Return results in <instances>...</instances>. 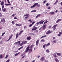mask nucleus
Masks as SVG:
<instances>
[{"instance_id":"28","label":"nucleus","mask_w":62,"mask_h":62,"mask_svg":"<svg viewBox=\"0 0 62 62\" xmlns=\"http://www.w3.org/2000/svg\"><path fill=\"white\" fill-rule=\"evenodd\" d=\"M19 54H20V52L18 53H16L15 54V56H17V55H18Z\"/></svg>"},{"instance_id":"21","label":"nucleus","mask_w":62,"mask_h":62,"mask_svg":"<svg viewBox=\"0 0 62 62\" xmlns=\"http://www.w3.org/2000/svg\"><path fill=\"white\" fill-rule=\"evenodd\" d=\"M50 14H52V15H54V14L55 13L54 12H50L49 13Z\"/></svg>"},{"instance_id":"38","label":"nucleus","mask_w":62,"mask_h":62,"mask_svg":"<svg viewBox=\"0 0 62 62\" xmlns=\"http://www.w3.org/2000/svg\"><path fill=\"white\" fill-rule=\"evenodd\" d=\"M8 55H7L5 57V59H7V58H8Z\"/></svg>"},{"instance_id":"5","label":"nucleus","mask_w":62,"mask_h":62,"mask_svg":"<svg viewBox=\"0 0 62 62\" xmlns=\"http://www.w3.org/2000/svg\"><path fill=\"white\" fill-rule=\"evenodd\" d=\"M47 27V25L46 24L44 25H43L42 27V28L44 30L46 28V27Z\"/></svg>"},{"instance_id":"27","label":"nucleus","mask_w":62,"mask_h":62,"mask_svg":"<svg viewBox=\"0 0 62 62\" xmlns=\"http://www.w3.org/2000/svg\"><path fill=\"white\" fill-rule=\"evenodd\" d=\"M16 26H21V24L19 25L18 24H16Z\"/></svg>"},{"instance_id":"51","label":"nucleus","mask_w":62,"mask_h":62,"mask_svg":"<svg viewBox=\"0 0 62 62\" xmlns=\"http://www.w3.org/2000/svg\"><path fill=\"white\" fill-rule=\"evenodd\" d=\"M49 5V4L48 3H47L46 4V6H48Z\"/></svg>"},{"instance_id":"37","label":"nucleus","mask_w":62,"mask_h":62,"mask_svg":"<svg viewBox=\"0 0 62 62\" xmlns=\"http://www.w3.org/2000/svg\"><path fill=\"white\" fill-rule=\"evenodd\" d=\"M5 33H6V32H5L3 33L2 34L1 36H4V35L5 34Z\"/></svg>"},{"instance_id":"34","label":"nucleus","mask_w":62,"mask_h":62,"mask_svg":"<svg viewBox=\"0 0 62 62\" xmlns=\"http://www.w3.org/2000/svg\"><path fill=\"white\" fill-rule=\"evenodd\" d=\"M47 37L46 35H45L43 36H42L41 38H44L45 37Z\"/></svg>"},{"instance_id":"43","label":"nucleus","mask_w":62,"mask_h":62,"mask_svg":"<svg viewBox=\"0 0 62 62\" xmlns=\"http://www.w3.org/2000/svg\"><path fill=\"white\" fill-rule=\"evenodd\" d=\"M32 25H33L31 24H30V25H29V27H31L32 26Z\"/></svg>"},{"instance_id":"42","label":"nucleus","mask_w":62,"mask_h":62,"mask_svg":"<svg viewBox=\"0 0 62 62\" xmlns=\"http://www.w3.org/2000/svg\"><path fill=\"white\" fill-rule=\"evenodd\" d=\"M35 29V30H36V29H37V28L34 26L33 27Z\"/></svg>"},{"instance_id":"56","label":"nucleus","mask_w":62,"mask_h":62,"mask_svg":"<svg viewBox=\"0 0 62 62\" xmlns=\"http://www.w3.org/2000/svg\"><path fill=\"white\" fill-rule=\"evenodd\" d=\"M12 23H13V24H14V21H12V22H11Z\"/></svg>"},{"instance_id":"48","label":"nucleus","mask_w":62,"mask_h":62,"mask_svg":"<svg viewBox=\"0 0 62 62\" xmlns=\"http://www.w3.org/2000/svg\"><path fill=\"white\" fill-rule=\"evenodd\" d=\"M23 31H20V33H23Z\"/></svg>"},{"instance_id":"4","label":"nucleus","mask_w":62,"mask_h":62,"mask_svg":"<svg viewBox=\"0 0 62 62\" xmlns=\"http://www.w3.org/2000/svg\"><path fill=\"white\" fill-rule=\"evenodd\" d=\"M50 31H51L50 30H49L48 31L46 32V34H51V33H52L53 32Z\"/></svg>"},{"instance_id":"16","label":"nucleus","mask_w":62,"mask_h":62,"mask_svg":"<svg viewBox=\"0 0 62 62\" xmlns=\"http://www.w3.org/2000/svg\"><path fill=\"white\" fill-rule=\"evenodd\" d=\"M29 52L31 53L32 51V48H31L30 49H29Z\"/></svg>"},{"instance_id":"32","label":"nucleus","mask_w":62,"mask_h":62,"mask_svg":"<svg viewBox=\"0 0 62 62\" xmlns=\"http://www.w3.org/2000/svg\"><path fill=\"white\" fill-rule=\"evenodd\" d=\"M45 46H46V44L43 45V48L44 49H45Z\"/></svg>"},{"instance_id":"54","label":"nucleus","mask_w":62,"mask_h":62,"mask_svg":"<svg viewBox=\"0 0 62 62\" xmlns=\"http://www.w3.org/2000/svg\"><path fill=\"white\" fill-rule=\"evenodd\" d=\"M23 46L21 47H20V49H22V48H23Z\"/></svg>"},{"instance_id":"10","label":"nucleus","mask_w":62,"mask_h":62,"mask_svg":"<svg viewBox=\"0 0 62 62\" xmlns=\"http://www.w3.org/2000/svg\"><path fill=\"white\" fill-rule=\"evenodd\" d=\"M57 25L56 24L55 25H54L52 27V28L54 29V30H55V27H56V26Z\"/></svg>"},{"instance_id":"59","label":"nucleus","mask_w":62,"mask_h":62,"mask_svg":"<svg viewBox=\"0 0 62 62\" xmlns=\"http://www.w3.org/2000/svg\"><path fill=\"white\" fill-rule=\"evenodd\" d=\"M5 5L6 6H8V4H6V3L5 4Z\"/></svg>"},{"instance_id":"14","label":"nucleus","mask_w":62,"mask_h":62,"mask_svg":"<svg viewBox=\"0 0 62 62\" xmlns=\"http://www.w3.org/2000/svg\"><path fill=\"white\" fill-rule=\"evenodd\" d=\"M23 44H26V43H27V41H22Z\"/></svg>"},{"instance_id":"25","label":"nucleus","mask_w":62,"mask_h":62,"mask_svg":"<svg viewBox=\"0 0 62 62\" xmlns=\"http://www.w3.org/2000/svg\"><path fill=\"white\" fill-rule=\"evenodd\" d=\"M50 45V43H48L46 45V47H47L48 46Z\"/></svg>"},{"instance_id":"62","label":"nucleus","mask_w":62,"mask_h":62,"mask_svg":"<svg viewBox=\"0 0 62 62\" xmlns=\"http://www.w3.org/2000/svg\"><path fill=\"white\" fill-rule=\"evenodd\" d=\"M2 41H1L0 42V44H2Z\"/></svg>"},{"instance_id":"41","label":"nucleus","mask_w":62,"mask_h":62,"mask_svg":"<svg viewBox=\"0 0 62 62\" xmlns=\"http://www.w3.org/2000/svg\"><path fill=\"white\" fill-rule=\"evenodd\" d=\"M0 17L2 18V14L1 13H0Z\"/></svg>"},{"instance_id":"24","label":"nucleus","mask_w":62,"mask_h":62,"mask_svg":"<svg viewBox=\"0 0 62 62\" xmlns=\"http://www.w3.org/2000/svg\"><path fill=\"white\" fill-rule=\"evenodd\" d=\"M41 42H45V40H44V39H42L41 40Z\"/></svg>"},{"instance_id":"55","label":"nucleus","mask_w":62,"mask_h":62,"mask_svg":"<svg viewBox=\"0 0 62 62\" xmlns=\"http://www.w3.org/2000/svg\"><path fill=\"white\" fill-rule=\"evenodd\" d=\"M32 30L33 31L36 30L34 28H33L32 29Z\"/></svg>"},{"instance_id":"18","label":"nucleus","mask_w":62,"mask_h":62,"mask_svg":"<svg viewBox=\"0 0 62 62\" xmlns=\"http://www.w3.org/2000/svg\"><path fill=\"white\" fill-rule=\"evenodd\" d=\"M3 58V55L2 54H0V59H2Z\"/></svg>"},{"instance_id":"63","label":"nucleus","mask_w":62,"mask_h":62,"mask_svg":"<svg viewBox=\"0 0 62 62\" xmlns=\"http://www.w3.org/2000/svg\"><path fill=\"white\" fill-rule=\"evenodd\" d=\"M24 55L22 57V58H24Z\"/></svg>"},{"instance_id":"40","label":"nucleus","mask_w":62,"mask_h":62,"mask_svg":"<svg viewBox=\"0 0 62 62\" xmlns=\"http://www.w3.org/2000/svg\"><path fill=\"white\" fill-rule=\"evenodd\" d=\"M9 61H10V60H9V59H8V60L6 61L5 62H9Z\"/></svg>"},{"instance_id":"52","label":"nucleus","mask_w":62,"mask_h":62,"mask_svg":"<svg viewBox=\"0 0 62 62\" xmlns=\"http://www.w3.org/2000/svg\"><path fill=\"white\" fill-rule=\"evenodd\" d=\"M50 8H51L50 7H48L47 9H50Z\"/></svg>"},{"instance_id":"30","label":"nucleus","mask_w":62,"mask_h":62,"mask_svg":"<svg viewBox=\"0 0 62 62\" xmlns=\"http://www.w3.org/2000/svg\"><path fill=\"white\" fill-rule=\"evenodd\" d=\"M53 55L55 57H56V54L54 53L53 54Z\"/></svg>"},{"instance_id":"35","label":"nucleus","mask_w":62,"mask_h":62,"mask_svg":"<svg viewBox=\"0 0 62 62\" xmlns=\"http://www.w3.org/2000/svg\"><path fill=\"white\" fill-rule=\"evenodd\" d=\"M34 33H39L38 30H36L34 31Z\"/></svg>"},{"instance_id":"29","label":"nucleus","mask_w":62,"mask_h":62,"mask_svg":"<svg viewBox=\"0 0 62 62\" xmlns=\"http://www.w3.org/2000/svg\"><path fill=\"white\" fill-rule=\"evenodd\" d=\"M46 51L47 53H49L50 51H49V49H47L46 50Z\"/></svg>"},{"instance_id":"15","label":"nucleus","mask_w":62,"mask_h":62,"mask_svg":"<svg viewBox=\"0 0 62 62\" xmlns=\"http://www.w3.org/2000/svg\"><path fill=\"white\" fill-rule=\"evenodd\" d=\"M3 12H6V8H4L2 9Z\"/></svg>"},{"instance_id":"61","label":"nucleus","mask_w":62,"mask_h":62,"mask_svg":"<svg viewBox=\"0 0 62 62\" xmlns=\"http://www.w3.org/2000/svg\"><path fill=\"white\" fill-rule=\"evenodd\" d=\"M55 39V38L54 37L53 38V39Z\"/></svg>"},{"instance_id":"50","label":"nucleus","mask_w":62,"mask_h":62,"mask_svg":"<svg viewBox=\"0 0 62 62\" xmlns=\"http://www.w3.org/2000/svg\"><path fill=\"white\" fill-rule=\"evenodd\" d=\"M39 22H37L36 23V24H37V25H39Z\"/></svg>"},{"instance_id":"13","label":"nucleus","mask_w":62,"mask_h":62,"mask_svg":"<svg viewBox=\"0 0 62 62\" xmlns=\"http://www.w3.org/2000/svg\"><path fill=\"white\" fill-rule=\"evenodd\" d=\"M13 35H11L10 37L8 39L7 41H9V40L11 38H12V37Z\"/></svg>"},{"instance_id":"49","label":"nucleus","mask_w":62,"mask_h":62,"mask_svg":"<svg viewBox=\"0 0 62 62\" xmlns=\"http://www.w3.org/2000/svg\"><path fill=\"white\" fill-rule=\"evenodd\" d=\"M17 19V18L16 17H14V19Z\"/></svg>"},{"instance_id":"47","label":"nucleus","mask_w":62,"mask_h":62,"mask_svg":"<svg viewBox=\"0 0 62 62\" xmlns=\"http://www.w3.org/2000/svg\"><path fill=\"white\" fill-rule=\"evenodd\" d=\"M15 15H16V14H13L12 15V17H14V16H15Z\"/></svg>"},{"instance_id":"58","label":"nucleus","mask_w":62,"mask_h":62,"mask_svg":"<svg viewBox=\"0 0 62 62\" xmlns=\"http://www.w3.org/2000/svg\"><path fill=\"white\" fill-rule=\"evenodd\" d=\"M34 23H35V22H32L31 24L33 25V24H34Z\"/></svg>"},{"instance_id":"31","label":"nucleus","mask_w":62,"mask_h":62,"mask_svg":"<svg viewBox=\"0 0 62 62\" xmlns=\"http://www.w3.org/2000/svg\"><path fill=\"white\" fill-rule=\"evenodd\" d=\"M33 46H34V45H31L30 47V49H32V48H33Z\"/></svg>"},{"instance_id":"64","label":"nucleus","mask_w":62,"mask_h":62,"mask_svg":"<svg viewBox=\"0 0 62 62\" xmlns=\"http://www.w3.org/2000/svg\"><path fill=\"white\" fill-rule=\"evenodd\" d=\"M58 11H57V10H56L55 11V12H56V13Z\"/></svg>"},{"instance_id":"23","label":"nucleus","mask_w":62,"mask_h":62,"mask_svg":"<svg viewBox=\"0 0 62 62\" xmlns=\"http://www.w3.org/2000/svg\"><path fill=\"white\" fill-rule=\"evenodd\" d=\"M40 16V14H39L37 16H36V18H38L39 16Z\"/></svg>"},{"instance_id":"11","label":"nucleus","mask_w":62,"mask_h":62,"mask_svg":"<svg viewBox=\"0 0 62 62\" xmlns=\"http://www.w3.org/2000/svg\"><path fill=\"white\" fill-rule=\"evenodd\" d=\"M4 22H5V20H4V18H3V19H2L1 20V22L3 23Z\"/></svg>"},{"instance_id":"3","label":"nucleus","mask_w":62,"mask_h":62,"mask_svg":"<svg viewBox=\"0 0 62 62\" xmlns=\"http://www.w3.org/2000/svg\"><path fill=\"white\" fill-rule=\"evenodd\" d=\"M29 46H30V45H29L26 48L25 51V53H27L28 51H29Z\"/></svg>"},{"instance_id":"1","label":"nucleus","mask_w":62,"mask_h":62,"mask_svg":"<svg viewBox=\"0 0 62 62\" xmlns=\"http://www.w3.org/2000/svg\"><path fill=\"white\" fill-rule=\"evenodd\" d=\"M36 6V7H40V5H39V4L38 3H36L34 4V5L31 6V8H34V7H35Z\"/></svg>"},{"instance_id":"60","label":"nucleus","mask_w":62,"mask_h":62,"mask_svg":"<svg viewBox=\"0 0 62 62\" xmlns=\"http://www.w3.org/2000/svg\"><path fill=\"white\" fill-rule=\"evenodd\" d=\"M45 22L46 23H48V21H47V20H46V22Z\"/></svg>"},{"instance_id":"53","label":"nucleus","mask_w":62,"mask_h":62,"mask_svg":"<svg viewBox=\"0 0 62 62\" xmlns=\"http://www.w3.org/2000/svg\"><path fill=\"white\" fill-rule=\"evenodd\" d=\"M27 27L26 26H25L24 27V29H25Z\"/></svg>"},{"instance_id":"9","label":"nucleus","mask_w":62,"mask_h":62,"mask_svg":"<svg viewBox=\"0 0 62 62\" xmlns=\"http://www.w3.org/2000/svg\"><path fill=\"white\" fill-rule=\"evenodd\" d=\"M20 42L21 41H19L15 43H14V44H18V45H20Z\"/></svg>"},{"instance_id":"19","label":"nucleus","mask_w":62,"mask_h":62,"mask_svg":"<svg viewBox=\"0 0 62 62\" xmlns=\"http://www.w3.org/2000/svg\"><path fill=\"white\" fill-rule=\"evenodd\" d=\"M56 53L57 54L58 56H61V54L60 53Z\"/></svg>"},{"instance_id":"2","label":"nucleus","mask_w":62,"mask_h":62,"mask_svg":"<svg viewBox=\"0 0 62 62\" xmlns=\"http://www.w3.org/2000/svg\"><path fill=\"white\" fill-rule=\"evenodd\" d=\"M30 16L28 14H27L24 15V16L25 17L24 18V19L26 20L27 19H28V17H29Z\"/></svg>"},{"instance_id":"57","label":"nucleus","mask_w":62,"mask_h":62,"mask_svg":"<svg viewBox=\"0 0 62 62\" xmlns=\"http://www.w3.org/2000/svg\"><path fill=\"white\" fill-rule=\"evenodd\" d=\"M57 2L56 1L54 3V5H55V4H57Z\"/></svg>"},{"instance_id":"22","label":"nucleus","mask_w":62,"mask_h":62,"mask_svg":"<svg viewBox=\"0 0 62 62\" xmlns=\"http://www.w3.org/2000/svg\"><path fill=\"white\" fill-rule=\"evenodd\" d=\"M4 3H5L3 1H2L0 3V5H4Z\"/></svg>"},{"instance_id":"45","label":"nucleus","mask_w":62,"mask_h":62,"mask_svg":"<svg viewBox=\"0 0 62 62\" xmlns=\"http://www.w3.org/2000/svg\"><path fill=\"white\" fill-rule=\"evenodd\" d=\"M7 1L8 4L10 3V2H9V0H7Z\"/></svg>"},{"instance_id":"20","label":"nucleus","mask_w":62,"mask_h":62,"mask_svg":"<svg viewBox=\"0 0 62 62\" xmlns=\"http://www.w3.org/2000/svg\"><path fill=\"white\" fill-rule=\"evenodd\" d=\"M55 61H56V62H59V61L58 60L57 58L55 59Z\"/></svg>"},{"instance_id":"44","label":"nucleus","mask_w":62,"mask_h":62,"mask_svg":"<svg viewBox=\"0 0 62 62\" xmlns=\"http://www.w3.org/2000/svg\"><path fill=\"white\" fill-rule=\"evenodd\" d=\"M23 42H22V43L20 44V46H22V45H23Z\"/></svg>"},{"instance_id":"46","label":"nucleus","mask_w":62,"mask_h":62,"mask_svg":"<svg viewBox=\"0 0 62 62\" xmlns=\"http://www.w3.org/2000/svg\"><path fill=\"white\" fill-rule=\"evenodd\" d=\"M46 0H44V1L43 3H46Z\"/></svg>"},{"instance_id":"39","label":"nucleus","mask_w":62,"mask_h":62,"mask_svg":"<svg viewBox=\"0 0 62 62\" xmlns=\"http://www.w3.org/2000/svg\"><path fill=\"white\" fill-rule=\"evenodd\" d=\"M56 40H54L53 41V42H54V43H56Z\"/></svg>"},{"instance_id":"8","label":"nucleus","mask_w":62,"mask_h":62,"mask_svg":"<svg viewBox=\"0 0 62 62\" xmlns=\"http://www.w3.org/2000/svg\"><path fill=\"white\" fill-rule=\"evenodd\" d=\"M39 40L38 39L36 41V45H37V46H38V45H39Z\"/></svg>"},{"instance_id":"36","label":"nucleus","mask_w":62,"mask_h":62,"mask_svg":"<svg viewBox=\"0 0 62 62\" xmlns=\"http://www.w3.org/2000/svg\"><path fill=\"white\" fill-rule=\"evenodd\" d=\"M4 5H2L1 7L2 9H3V8H4Z\"/></svg>"},{"instance_id":"26","label":"nucleus","mask_w":62,"mask_h":62,"mask_svg":"<svg viewBox=\"0 0 62 62\" xmlns=\"http://www.w3.org/2000/svg\"><path fill=\"white\" fill-rule=\"evenodd\" d=\"M39 30L41 32V31H42V27L40 28L39 29Z\"/></svg>"},{"instance_id":"6","label":"nucleus","mask_w":62,"mask_h":62,"mask_svg":"<svg viewBox=\"0 0 62 62\" xmlns=\"http://www.w3.org/2000/svg\"><path fill=\"white\" fill-rule=\"evenodd\" d=\"M44 60H45V58L43 57H41L40 59V60L41 61H43Z\"/></svg>"},{"instance_id":"12","label":"nucleus","mask_w":62,"mask_h":62,"mask_svg":"<svg viewBox=\"0 0 62 62\" xmlns=\"http://www.w3.org/2000/svg\"><path fill=\"white\" fill-rule=\"evenodd\" d=\"M27 40H30L31 39V37H28L27 38Z\"/></svg>"},{"instance_id":"7","label":"nucleus","mask_w":62,"mask_h":62,"mask_svg":"<svg viewBox=\"0 0 62 62\" xmlns=\"http://www.w3.org/2000/svg\"><path fill=\"white\" fill-rule=\"evenodd\" d=\"M44 22H45V21H43V20H42L39 22V23H40V24H42Z\"/></svg>"},{"instance_id":"17","label":"nucleus","mask_w":62,"mask_h":62,"mask_svg":"<svg viewBox=\"0 0 62 62\" xmlns=\"http://www.w3.org/2000/svg\"><path fill=\"white\" fill-rule=\"evenodd\" d=\"M61 19H59L56 21V23H58L59 22V21H61Z\"/></svg>"},{"instance_id":"33","label":"nucleus","mask_w":62,"mask_h":62,"mask_svg":"<svg viewBox=\"0 0 62 62\" xmlns=\"http://www.w3.org/2000/svg\"><path fill=\"white\" fill-rule=\"evenodd\" d=\"M18 36H19L18 34L17 33L16 36V39H17V38L18 37Z\"/></svg>"}]
</instances>
